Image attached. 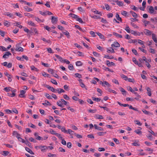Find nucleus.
I'll return each mask as SVG.
<instances>
[{"label": "nucleus", "mask_w": 157, "mask_h": 157, "mask_svg": "<svg viewBox=\"0 0 157 157\" xmlns=\"http://www.w3.org/2000/svg\"><path fill=\"white\" fill-rule=\"evenodd\" d=\"M75 75L76 77H78L79 78H80L82 77L81 75L78 73H75Z\"/></svg>", "instance_id": "56"}, {"label": "nucleus", "mask_w": 157, "mask_h": 157, "mask_svg": "<svg viewBox=\"0 0 157 157\" xmlns=\"http://www.w3.org/2000/svg\"><path fill=\"white\" fill-rule=\"evenodd\" d=\"M137 42V40L136 39H135V40L131 39L129 40V41H128V42L129 43H136Z\"/></svg>", "instance_id": "26"}, {"label": "nucleus", "mask_w": 157, "mask_h": 157, "mask_svg": "<svg viewBox=\"0 0 157 157\" xmlns=\"http://www.w3.org/2000/svg\"><path fill=\"white\" fill-rule=\"evenodd\" d=\"M148 10L149 12L150 13L152 14L154 13V10L153 7L152 6H150Z\"/></svg>", "instance_id": "7"}, {"label": "nucleus", "mask_w": 157, "mask_h": 157, "mask_svg": "<svg viewBox=\"0 0 157 157\" xmlns=\"http://www.w3.org/2000/svg\"><path fill=\"white\" fill-rule=\"evenodd\" d=\"M61 140H62V141L61 142V143L63 145H66V141L64 140V139L62 138Z\"/></svg>", "instance_id": "60"}, {"label": "nucleus", "mask_w": 157, "mask_h": 157, "mask_svg": "<svg viewBox=\"0 0 157 157\" xmlns=\"http://www.w3.org/2000/svg\"><path fill=\"white\" fill-rule=\"evenodd\" d=\"M120 46V44L117 42H115L113 44L111 45V47H119Z\"/></svg>", "instance_id": "4"}, {"label": "nucleus", "mask_w": 157, "mask_h": 157, "mask_svg": "<svg viewBox=\"0 0 157 157\" xmlns=\"http://www.w3.org/2000/svg\"><path fill=\"white\" fill-rule=\"evenodd\" d=\"M135 132L137 134L139 135L142 134V132L139 129H137L135 131Z\"/></svg>", "instance_id": "42"}, {"label": "nucleus", "mask_w": 157, "mask_h": 157, "mask_svg": "<svg viewBox=\"0 0 157 157\" xmlns=\"http://www.w3.org/2000/svg\"><path fill=\"white\" fill-rule=\"evenodd\" d=\"M142 111L145 114H147V115H149L150 113H149V112L146 111V110H144V109L142 110Z\"/></svg>", "instance_id": "57"}, {"label": "nucleus", "mask_w": 157, "mask_h": 157, "mask_svg": "<svg viewBox=\"0 0 157 157\" xmlns=\"http://www.w3.org/2000/svg\"><path fill=\"white\" fill-rule=\"evenodd\" d=\"M82 64V63L80 61H78L76 62V65L77 66H81Z\"/></svg>", "instance_id": "29"}, {"label": "nucleus", "mask_w": 157, "mask_h": 157, "mask_svg": "<svg viewBox=\"0 0 157 157\" xmlns=\"http://www.w3.org/2000/svg\"><path fill=\"white\" fill-rule=\"evenodd\" d=\"M15 50L16 51H21L22 52L23 51V49L21 47H19L18 48H16L15 49Z\"/></svg>", "instance_id": "30"}, {"label": "nucleus", "mask_w": 157, "mask_h": 157, "mask_svg": "<svg viewBox=\"0 0 157 157\" xmlns=\"http://www.w3.org/2000/svg\"><path fill=\"white\" fill-rule=\"evenodd\" d=\"M25 150L29 153L31 154L34 155V152L29 148L26 147H25Z\"/></svg>", "instance_id": "9"}, {"label": "nucleus", "mask_w": 157, "mask_h": 157, "mask_svg": "<svg viewBox=\"0 0 157 157\" xmlns=\"http://www.w3.org/2000/svg\"><path fill=\"white\" fill-rule=\"evenodd\" d=\"M27 145L30 148H32L31 144L27 140L25 141L24 143Z\"/></svg>", "instance_id": "22"}, {"label": "nucleus", "mask_w": 157, "mask_h": 157, "mask_svg": "<svg viewBox=\"0 0 157 157\" xmlns=\"http://www.w3.org/2000/svg\"><path fill=\"white\" fill-rule=\"evenodd\" d=\"M132 52L136 55H138L137 52L136 50L135 49L133 48L132 49Z\"/></svg>", "instance_id": "53"}, {"label": "nucleus", "mask_w": 157, "mask_h": 157, "mask_svg": "<svg viewBox=\"0 0 157 157\" xmlns=\"http://www.w3.org/2000/svg\"><path fill=\"white\" fill-rule=\"evenodd\" d=\"M108 90L109 92H112L115 94H117V92L115 91L114 90L111 89L109 88H108Z\"/></svg>", "instance_id": "44"}, {"label": "nucleus", "mask_w": 157, "mask_h": 157, "mask_svg": "<svg viewBox=\"0 0 157 157\" xmlns=\"http://www.w3.org/2000/svg\"><path fill=\"white\" fill-rule=\"evenodd\" d=\"M63 33L67 36V38H70V35H69V33L67 31H66L65 32H63Z\"/></svg>", "instance_id": "28"}, {"label": "nucleus", "mask_w": 157, "mask_h": 157, "mask_svg": "<svg viewBox=\"0 0 157 157\" xmlns=\"http://www.w3.org/2000/svg\"><path fill=\"white\" fill-rule=\"evenodd\" d=\"M55 56L59 59V60L60 62H63V59L62 57H60L59 56L56 54L55 55Z\"/></svg>", "instance_id": "16"}, {"label": "nucleus", "mask_w": 157, "mask_h": 157, "mask_svg": "<svg viewBox=\"0 0 157 157\" xmlns=\"http://www.w3.org/2000/svg\"><path fill=\"white\" fill-rule=\"evenodd\" d=\"M121 78H122L124 79L125 80H128V77L127 76L124 75L123 74H122L121 75Z\"/></svg>", "instance_id": "39"}, {"label": "nucleus", "mask_w": 157, "mask_h": 157, "mask_svg": "<svg viewBox=\"0 0 157 157\" xmlns=\"http://www.w3.org/2000/svg\"><path fill=\"white\" fill-rule=\"evenodd\" d=\"M61 130L62 132L64 133H67V131L65 129L64 127H62Z\"/></svg>", "instance_id": "58"}, {"label": "nucleus", "mask_w": 157, "mask_h": 157, "mask_svg": "<svg viewBox=\"0 0 157 157\" xmlns=\"http://www.w3.org/2000/svg\"><path fill=\"white\" fill-rule=\"evenodd\" d=\"M51 82L53 84H55V85H57V82H56V80H54V79H51Z\"/></svg>", "instance_id": "51"}, {"label": "nucleus", "mask_w": 157, "mask_h": 157, "mask_svg": "<svg viewBox=\"0 0 157 157\" xmlns=\"http://www.w3.org/2000/svg\"><path fill=\"white\" fill-rule=\"evenodd\" d=\"M117 3V5L119 6H124V3L122 2L118 1Z\"/></svg>", "instance_id": "31"}, {"label": "nucleus", "mask_w": 157, "mask_h": 157, "mask_svg": "<svg viewBox=\"0 0 157 157\" xmlns=\"http://www.w3.org/2000/svg\"><path fill=\"white\" fill-rule=\"evenodd\" d=\"M105 7L106 9L108 10H110V7L107 4H105Z\"/></svg>", "instance_id": "54"}, {"label": "nucleus", "mask_w": 157, "mask_h": 157, "mask_svg": "<svg viewBox=\"0 0 157 157\" xmlns=\"http://www.w3.org/2000/svg\"><path fill=\"white\" fill-rule=\"evenodd\" d=\"M120 91L122 93L123 95H124L126 93V91L122 88H121L120 89Z\"/></svg>", "instance_id": "37"}, {"label": "nucleus", "mask_w": 157, "mask_h": 157, "mask_svg": "<svg viewBox=\"0 0 157 157\" xmlns=\"http://www.w3.org/2000/svg\"><path fill=\"white\" fill-rule=\"evenodd\" d=\"M3 153L2 154L4 156H7L9 154V152L7 151H3Z\"/></svg>", "instance_id": "49"}, {"label": "nucleus", "mask_w": 157, "mask_h": 157, "mask_svg": "<svg viewBox=\"0 0 157 157\" xmlns=\"http://www.w3.org/2000/svg\"><path fill=\"white\" fill-rule=\"evenodd\" d=\"M116 16L117 19L119 21L121 22H122V19L121 17H120L119 16L118 13H117L116 14Z\"/></svg>", "instance_id": "27"}, {"label": "nucleus", "mask_w": 157, "mask_h": 157, "mask_svg": "<svg viewBox=\"0 0 157 157\" xmlns=\"http://www.w3.org/2000/svg\"><path fill=\"white\" fill-rule=\"evenodd\" d=\"M143 22L145 26H146L147 24H149L150 22L149 21H147L145 20H143Z\"/></svg>", "instance_id": "59"}, {"label": "nucleus", "mask_w": 157, "mask_h": 157, "mask_svg": "<svg viewBox=\"0 0 157 157\" xmlns=\"http://www.w3.org/2000/svg\"><path fill=\"white\" fill-rule=\"evenodd\" d=\"M25 9L26 10V11L28 12H29L30 11H32L33 10L31 8H29L28 6H26L24 7Z\"/></svg>", "instance_id": "36"}, {"label": "nucleus", "mask_w": 157, "mask_h": 157, "mask_svg": "<svg viewBox=\"0 0 157 157\" xmlns=\"http://www.w3.org/2000/svg\"><path fill=\"white\" fill-rule=\"evenodd\" d=\"M147 91L148 92V93H147L148 95L149 96H151V93L150 88L149 87H147Z\"/></svg>", "instance_id": "25"}, {"label": "nucleus", "mask_w": 157, "mask_h": 157, "mask_svg": "<svg viewBox=\"0 0 157 157\" xmlns=\"http://www.w3.org/2000/svg\"><path fill=\"white\" fill-rule=\"evenodd\" d=\"M94 10H95L93 11L94 9H93V10H92V11L95 13L97 14H101V12H98L96 9H94Z\"/></svg>", "instance_id": "40"}, {"label": "nucleus", "mask_w": 157, "mask_h": 157, "mask_svg": "<svg viewBox=\"0 0 157 157\" xmlns=\"http://www.w3.org/2000/svg\"><path fill=\"white\" fill-rule=\"evenodd\" d=\"M11 89V87H6L4 88V90L6 92H8L11 90H10Z\"/></svg>", "instance_id": "41"}, {"label": "nucleus", "mask_w": 157, "mask_h": 157, "mask_svg": "<svg viewBox=\"0 0 157 157\" xmlns=\"http://www.w3.org/2000/svg\"><path fill=\"white\" fill-rule=\"evenodd\" d=\"M113 141L115 142L117 144H120V142L119 140H117V139L116 138H113Z\"/></svg>", "instance_id": "35"}, {"label": "nucleus", "mask_w": 157, "mask_h": 157, "mask_svg": "<svg viewBox=\"0 0 157 157\" xmlns=\"http://www.w3.org/2000/svg\"><path fill=\"white\" fill-rule=\"evenodd\" d=\"M44 86L51 90L52 92L55 93L56 92V91H57V89H55L53 87H51L49 85H45Z\"/></svg>", "instance_id": "1"}, {"label": "nucleus", "mask_w": 157, "mask_h": 157, "mask_svg": "<svg viewBox=\"0 0 157 157\" xmlns=\"http://www.w3.org/2000/svg\"><path fill=\"white\" fill-rule=\"evenodd\" d=\"M99 36L100 38L101 39H103V40H105L104 36L102 35L101 33H96Z\"/></svg>", "instance_id": "20"}, {"label": "nucleus", "mask_w": 157, "mask_h": 157, "mask_svg": "<svg viewBox=\"0 0 157 157\" xmlns=\"http://www.w3.org/2000/svg\"><path fill=\"white\" fill-rule=\"evenodd\" d=\"M113 35H115L116 37H119L120 38H122V36L121 35L119 34L113 32Z\"/></svg>", "instance_id": "21"}, {"label": "nucleus", "mask_w": 157, "mask_h": 157, "mask_svg": "<svg viewBox=\"0 0 157 157\" xmlns=\"http://www.w3.org/2000/svg\"><path fill=\"white\" fill-rule=\"evenodd\" d=\"M50 132L52 134L55 135L56 134V132L52 129H50Z\"/></svg>", "instance_id": "50"}, {"label": "nucleus", "mask_w": 157, "mask_h": 157, "mask_svg": "<svg viewBox=\"0 0 157 157\" xmlns=\"http://www.w3.org/2000/svg\"><path fill=\"white\" fill-rule=\"evenodd\" d=\"M0 50H1L2 51H6V48L5 47L2 46H0Z\"/></svg>", "instance_id": "45"}, {"label": "nucleus", "mask_w": 157, "mask_h": 157, "mask_svg": "<svg viewBox=\"0 0 157 157\" xmlns=\"http://www.w3.org/2000/svg\"><path fill=\"white\" fill-rule=\"evenodd\" d=\"M104 58L109 59H112L113 58V56H109V55H105L104 56Z\"/></svg>", "instance_id": "46"}, {"label": "nucleus", "mask_w": 157, "mask_h": 157, "mask_svg": "<svg viewBox=\"0 0 157 157\" xmlns=\"http://www.w3.org/2000/svg\"><path fill=\"white\" fill-rule=\"evenodd\" d=\"M68 69L70 70H73L74 69V67L71 64H70L68 66Z\"/></svg>", "instance_id": "48"}, {"label": "nucleus", "mask_w": 157, "mask_h": 157, "mask_svg": "<svg viewBox=\"0 0 157 157\" xmlns=\"http://www.w3.org/2000/svg\"><path fill=\"white\" fill-rule=\"evenodd\" d=\"M9 22L8 21H5L4 22V25L5 26H6L7 27H8L10 26L9 25H8Z\"/></svg>", "instance_id": "63"}, {"label": "nucleus", "mask_w": 157, "mask_h": 157, "mask_svg": "<svg viewBox=\"0 0 157 157\" xmlns=\"http://www.w3.org/2000/svg\"><path fill=\"white\" fill-rule=\"evenodd\" d=\"M128 106L129 107V108L130 109H132L136 111H137L139 113H140V111H138L137 108L132 107V106L131 105H129V106Z\"/></svg>", "instance_id": "15"}, {"label": "nucleus", "mask_w": 157, "mask_h": 157, "mask_svg": "<svg viewBox=\"0 0 157 157\" xmlns=\"http://www.w3.org/2000/svg\"><path fill=\"white\" fill-rule=\"evenodd\" d=\"M94 127L95 128V129H97L98 130H99V131H103V128H101V127L98 126L96 124H94Z\"/></svg>", "instance_id": "12"}, {"label": "nucleus", "mask_w": 157, "mask_h": 157, "mask_svg": "<svg viewBox=\"0 0 157 157\" xmlns=\"http://www.w3.org/2000/svg\"><path fill=\"white\" fill-rule=\"evenodd\" d=\"M94 117L95 118L99 119H103V116L100 115L96 114L95 115Z\"/></svg>", "instance_id": "6"}, {"label": "nucleus", "mask_w": 157, "mask_h": 157, "mask_svg": "<svg viewBox=\"0 0 157 157\" xmlns=\"http://www.w3.org/2000/svg\"><path fill=\"white\" fill-rule=\"evenodd\" d=\"M11 54L9 52H6V53L3 56V58H6V56H9L10 55H11Z\"/></svg>", "instance_id": "13"}, {"label": "nucleus", "mask_w": 157, "mask_h": 157, "mask_svg": "<svg viewBox=\"0 0 157 157\" xmlns=\"http://www.w3.org/2000/svg\"><path fill=\"white\" fill-rule=\"evenodd\" d=\"M144 33L147 35H150L151 34V32L148 29H145Z\"/></svg>", "instance_id": "11"}, {"label": "nucleus", "mask_w": 157, "mask_h": 157, "mask_svg": "<svg viewBox=\"0 0 157 157\" xmlns=\"http://www.w3.org/2000/svg\"><path fill=\"white\" fill-rule=\"evenodd\" d=\"M57 91H58V92L59 94H60L64 92V90L62 89L61 88H59L57 90Z\"/></svg>", "instance_id": "24"}, {"label": "nucleus", "mask_w": 157, "mask_h": 157, "mask_svg": "<svg viewBox=\"0 0 157 157\" xmlns=\"http://www.w3.org/2000/svg\"><path fill=\"white\" fill-rule=\"evenodd\" d=\"M152 39L156 43H157V38L155 36V35L154 33L152 34Z\"/></svg>", "instance_id": "14"}, {"label": "nucleus", "mask_w": 157, "mask_h": 157, "mask_svg": "<svg viewBox=\"0 0 157 157\" xmlns=\"http://www.w3.org/2000/svg\"><path fill=\"white\" fill-rule=\"evenodd\" d=\"M34 135L36 137V139L37 140H40L43 139L41 137L38 135V133L37 132H35L34 134Z\"/></svg>", "instance_id": "2"}, {"label": "nucleus", "mask_w": 157, "mask_h": 157, "mask_svg": "<svg viewBox=\"0 0 157 157\" xmlns=\"http://www.w3.org/2000/svg\"><path fill=\"white\" fill-rule=\"evenodd\" d=\"M28 126H30V127L32 128H35L36 127V126L34 125L31 123H30V124L29 123L28 124Z\"/></svg>", "instance_id": "61"}, {"label": "nucleus", "mask_w": 157, "mask_h": 157, "mask_svg": "<svg viewBox=\"0 0 157 157\" xmlns=\"http://www.w3.org/2000/svg\"><path fill=\"white\" fill-rule=\"evenodd\" d=\"M69 16H70V17H71L74 18H75V19H77V18H78V16L77 15H75L74 14H73V13H70L69 14Z\"/></svg>", "instance_id": "10"}, {"label": "nucleus", "mask_w": 157, "mask_h": 157, "mask_svg": "<svg viewBox=\"0 0 157 157\" xmlns=\"http://www.w3.org/2000/svg\"><path fill=\"white\" fill-rule=\"evenodd\" d=\"M42 104L44 106H47V105H51V104H50L48 101L47 100H45V103H43Z\"/></svg>", "instance_id": "19"}, {"label": "nucleus", "mask_w": 157, "mask_h": 157, "mask_svg": "<svg viewBox=\"0 0 157 157\" xmlns=\"http://www.w3.org/2000/svg\"><path fill=\"white\" fill-rule=\"evenodd\" d=\"M57 104L59 106L61 107H63L64 106L60 101H57Z\"/></svg>", "instance_id": "18"}, {"label": "nucleus", "mask_w": 157, "mask_h": 157, "mask_svg": "<svg viewBox=\"0 0 157 157\" xmlns=\"http://www.w3.org/2000/svg\"><path fill=\"white\" fill-rule=\"evenodd\" d=\"M92 99L93 101H99L101 100V99L99 98L95 97H92Z\"/></svg>", "instance_id": "34"}, {"label": "nucleus", "mask_w": 157, "mask_h": 157, "mask_svg": "<svg viewBox=\"0 0 157 157\" xmlns=\"http://www.w3.org/2000/svg\"><path fill=\"white\" fill-rule=\"evenodd\" d=\"M39 148L41 149L42 151H44V150L47 149V147L46 146H43L39 147Z\"/></svg>", "instance_id": "17"}, {"label": "nucleus", "mask_w": 157, "mask_h": 157, "mask_svg": "<svg viewBox=\"0 0 157 157\" xmlns=\"http://www.w3.org/2000/svg\"><path fill=\"white\" fill-rule=\"evenodd\" d=\"M134 122L136 123V124H138L140 126H141L142 125V124L138 120L135 121Z\"/></svg>", "instance_id": "55"}, {"label": "nucleus", "mask_w": 157, "mask_h": 157, "mask_svg": "<svg viewBox=\"0 0 157 157\" xmlns=\"http://www.w3.org/2000/svg\"><path fill=\"white\" fill-rule=\"evenodd\" d=\"M121 13L123 15L126 16L127 14V12L126 11H123Z\"/></svg>", "instance_id": "64"}, {"label": "nucleus", "mask_w": 157, "mask_h": 157, "mask_svg": "<svg viewBox=\"0 0 157 157\" xmlns=\"http://www.w3.org/2000/svg\"><path fill=\"white\" fill-rule=\"evenodd\" d=\"M5 15L9 16L10 17H12L13 16V15L9 12L6 13V14H5Z\"/></svg>", "instance_id": "38"}, {"label": "nucleus", "mask_w": 157, "mask_h": 157, "mask_svg": "<svg viewBox=\"0 0 157 157\" xmlns=\"http://www.w3.org/2000/svg\"><path fill=\"white\" fill-rule=\"evenodd\" d=\"M45 96L48 99H52V97H51L50 95L47 93H45Z\"/></svg>", "instance_id": "43"}, {"label": "nucleus", "mask_w": 157, "mask_h": 157, "mask_svg": "<svg viewBox=\"0 0 157 157\" xmlns=\"http://www.w3.org/2000/svg\"><path fill=\"white\" fill-rule=\"evenodd\" d=\"M132 144L134 146H140V144L137 143V140H136L135 142L133 143H132Z\"/></svg>", "instance_id": "32"}, {"label": "nucleus", "mask_w": 157, "mask_h": 157, "mask_svg": "<svg viewBox=\"0 0 157 157\" xmlns=\"http://www.w3.org/2000/svg\"><path fill=\"white\" fill-rule=\"evenodd\" d=\"M131 33L135 35H138L140 36V33L139 32H136L134 30H131Z\"/></svg>", "instance_id": "8"}, {"label": "nucleus", "mask_w": 157, "mask_h": 157, "mask_svg": "<svg viewBox=\"0 0 157 157\" xmlns=\"http://www.w3.org/2000/svg\"><path fill=\"white\" fill-rule=\"evenodd\" d=\"M106 133V132H98L97 133L98 135L99 136H102L104 135Z\"/></svg>", "instance_id": "47"}, {"label": "nucleus", "mask_w": 157, "mask_h": 157, "mask_svg": "<svg viewBox=\"0 0 157 157\" xmlns=\"http://www.w3.org/2000/svg\"><path fill=\"white\" fill-rule=\"evenodd\" d=\"M25 93V91L23 90H21L20 92V94H19V96L21 98H24L25 96L24 94Z\"/></svg>", "instance_id": "5"}, {"label": "nucleus", "mask_w": 157, "mask_h": 157, "mask_svg": "<svg viewBox=\"0 0 157 157\" xmlns=\"http://www.w3.org/2000/svg\"><path fill=\"white\" fill-rule=\"evenodd\" d=\"M130 13L132 14V16L135 18H136L137 17V14L133 11H130Z\"/></svg>", "instance_id": "23"}, {"label": "nucleus", "mask_w": 157, "mask_h": 157, "mask_svg": "<svg viewBox=\"0 0 157 157\" xmlns=\"http://www.w3.org/2000/svg\"><path fill=\"white\" fill-rule=\"evenodd\" d=\"M125 30L128 33H130L131 32L130 29L128 25H126Z\"/></svg>", "instance_id": "33"}, {"label": "nucleus", "mask_w": 157, "mask_h": 157, "mask_svg": "<svg viewBox=\"0 0 157 157\" xmlns=\"http://www.w3.org/2000/svg\"><path fill=\"white\" fill-rule=\"evenodd\" d=\"M63 97L66 100H69L70 99L69 97L66 94L64 95Z\"/></svg>", "instance_id": "52"}, {"label": "nucleus", "mask_w": 157, "mask_h": 157, "mask_svg": "<svg viewBox=\"0 0 157 157\" xmlns=\"http://www.w3.org/2000/svg\"><path fill=\"white\" fill-rule=\"evenodd\" d=\"M76 20L78 21L81 23H84L82 19L81 18H79L78 17V18Z\"/></svg>", "instance_id": "62"}, {"label": "nucleus", "mask_w": 157, "mask_h": 157, "mask_svg": "<svg viewBox=\"0 0 157 157\" xmlns=\"http://www.w3.org/2000/svg\"><path fill=\"white\" fill-rule=\"evenodd\" d=\"M58 21L57 18L55 17L54 16H52L51 19V22L52 23H56Z\"/></svg>", "instance_id": "3"}]
</instances>
